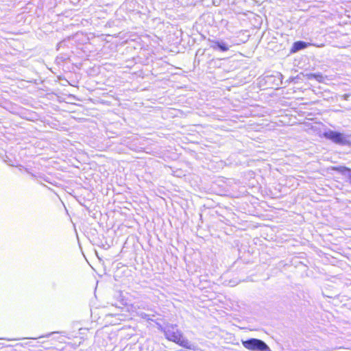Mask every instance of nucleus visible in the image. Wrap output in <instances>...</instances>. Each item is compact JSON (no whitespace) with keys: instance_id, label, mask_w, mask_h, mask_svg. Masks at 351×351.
Masks as SVG:
<instances>
[{"instance_id":"f257e3e1","label":"nucleus","mask_w":351,"mask_h":351,"mask_svg":"<svg viewBox=\"0 0 351 351\" xmlns=\"http://www.w3.org/2000/svg\"><path fill=\"white\" fill-rule=\"evenodd\" d=\"M165 338L185 350H193V345L186 339L176 325H171L164 330Z\"/></svg>"},{"instance_id":"423d86ee","label":"nucleus","mask_w":351,"mask_h":351,"mask_svg":"<svg viewBox=\"0 0 351 351\" xmlns=\"http://www.w3.org/2000/svg\"><path fill=\"white\" fill-rule=\"evenodd\" d=\"M215 45L222 51H227L229 49L228 47L225 43H219L217 41L215 42Z\"/></svg>"},{"instance_id":"39448f33","label":"nucleus","mask_w":351,"mask_h":351,"mask_svg":"<svg viewBox=\"0 0 351 351\" xmlns=\"http://www.w3.org/2000/svg\"><path fill=\"white\" fill-rule=\"evenodd\" d=\"M306 77L308 80L315 79L317 82L320 83L323 82L325 79L322 73H308L306 75Z\"/></svg>"},{"instance_id":"7ed1b4c3","label":"nucleus","mask_w":351,"mask_h":351,"mask_svg":"<svg viewBox=\"0 0 351 351\" xmlns=\"http://www.w3.org/2000/svg\"><path fill=\"white\" fill-rule=\"evenodd\" d=\"M324 136L327 139L331 140L337 144H345L346 139L343 135L337 132L329 131L324 133Z\"/></svg>"},{"instance_id":"f03ea898","label":"nucleus","mask_w":351,"mask_h":351,"mask_svg":"<svg viewBox=\"0 0 351 351\" xmlns=\"http://www.w3.org/2000/svg\"><path fill=\"white\" fill-rule=\"evenodd\" d=\"M245 348L250 351H269V346L262 340L250 339L242 342Z\"/></svg>"},{"instance_id":"0eeeda50","label":"nucleus","mask_w":351,"mask_h":351,"mask_svg":"<svg viewBox=\"0 0 351 351\" xmlns=\"http://www.w3.org/2000/svg\"><path fill=\"white\" fill-rule=\"evenodd\" d=\"M332 169L336 171H340L341 167H333Z\"/></svg>"},{"instance_id":"20e7f679","label":"nucleus","mask_w":351,"mask_h":351,"mask_svg":"<svg viewBox=\"0 0 351 351\" xmlns=\"http://www.w3.org/2000/svg\"><path fill=\"white\" fill-rule=\"evenodd\" d=\"M311 45L312 44L310 43H306V42L300 41V40L296 41L293 44V45L290 49V52L291 53H296L299 50L304 49L311 46Z\"/></svg>"}]
</instances>
